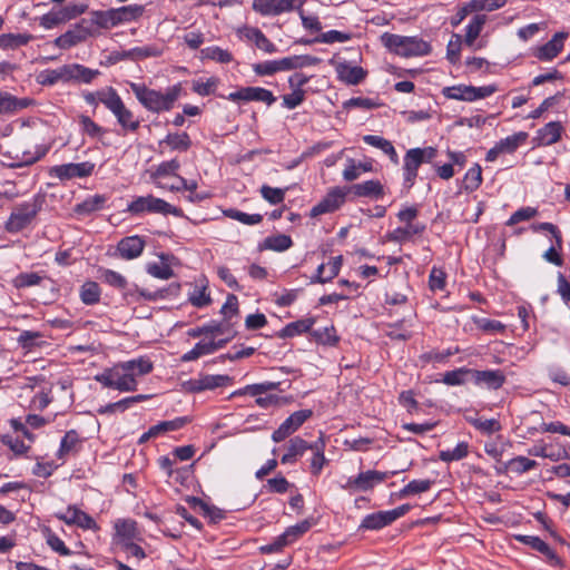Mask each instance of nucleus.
Returning <instances> with one entry per match:
<instances>
[{
    "label": "nucleus",
    "mask_w": 570,
    "mask_h": 570,
    "mask_svg": "<svg viewBox=\"0 0 570 570\" xmlns=\"http://www.w3.org/2000/svg\"><path fill=\"white\" fill-rule=\"evenodd\" d=\"M46 153L47 149L37 146L27 134H18L12 137L4 135L0 140L1 163L8 167L32 165Z\"/></svg>",
    "instance_id": "1"
},
{
    "label": "nucleus",
    "mask_w": 570,
    "mask_h": 570,
    "mask_svg": "<svg viewBox=\"0 0 570 570\" xmlns=\"http://www.w3.org/2000/svg\"><path fill=\"white\" fill-rule=\"evenodd\" d=\"M153 370V363L146 357H139L128 362L119 363L102 374L97 380L104 387L129 392L136 390L139 377Z\"/></svg>",
    "instance_id": "2"
},
{
    "label": "nucleus",
    "mask_w": 570,
    "mask_h": 570,
    "mask_svg": "<svg viewBox=\"0 0 570 570\" xmlns=\"http://www.w3.org/2000/svg\"><path fill=\"white\" fill-rule=\"evenodd\" d=\"M137 100L149 111L159 114L169 111L180 95V85L169 87L165 92L150 89L144 83H130Z\"/></svg>",
    "instance_id": "3"
},
{
    "label": "nucleus",
    "mask_w": 570,
    "mask_h": 570,
    "mask_svg": "<svg viewBox=\"0 0 570 570\" xmlns=\"http://www.w3.org/2000/svg\"><path fill=\"white\" fill-rule=\"evenodd\" d=\"M382 41L385 47L402 57L424 56L431 51V46L417 37L384 33Z\"/></svg>",
    "instance_id": "4"
},
{
    "label": "nucleus",
    "mask_w": 570,
    "mask_h": 570,
    "mask_svg": "<svg viewBox=\"0 0 570 570\" xmlns=\"http://www.w3.org/2000/svg\"><path fill=\"white\" fill-rule=\"evenodd\" d=\"M317 57L302 55L285 57L279 60L265 61L254 65V71L259 76H271L278 71L301 69L320 63Z\"/></svg>",
    "instance_id": "5"
},
{
    "label": "nucleus",
    "mask_w": 570,
    "mask_h": 570,
    "mask_svg": "<svg viewBox=\"0 0 570 570\" xmlns=\"http://www.w3.org/2000/svg\"><path fill=\"white\" fill-rule=\"evenodd\" d=\"M435 156L436 149L433 147L412 148L406 151L403 165V185L407 190L411 189L414 185L419 167L423 163L431 161Z\"/></svg>",
    "instance_id": "6"
},
{
    "label": "nucleus",
    "mask_w": 570,
    "mask_h": 570,
    "mask_svg": "<svg viewBox=\"0 0 570 570\" xmlns=\"http://www.w3.org/2000/svg\"><path fill=\"white\" fill-rule=\"evenodd\" d=\"M127 212L132 215H140L142 213H158V214H170L176 217L184 215L183 210L175 207L161 198H157L153 195L139 196L135 198L127 207Z\"/></svg>",
    "instance_id": "7"
},
{
    "label": "nucleus",
    "mask_w": 570,
    "mask_h": 570,
    "mask_svg": "<svg viewBox=\"0 0 570 570\" xmlns=\"http://www.w3.org/2000/svg\"><path fill=\"white\" fill-rule=\"evenodd\" d=\"M40 206L36 200L24 202L13 207L4 229L10 234H17L32 224L36 219Z\"/></svg>",
    "instance_id": "8"
},
{
    "label": "nucleus",
    "mask_w": 570,
    "mask_h": 570,
    "mask_svg": "<svg viewBox=\"0 0 570 570\" xmlns=\"http://www.w3.org/2000/svg\"><path fill=\"white\" fill-rule=\"evenodd\" d=\"M394 474H396V471L381 472L367 470L360 472L356 476H350L341 488L351 492H367Z\"/></svg>",
    "instance_id": "9"
},
{
    "label": "nucleus",
    "mask_w": 570,
    "mask_h": 570,
    "mask_svg": "<svg viewBox=\"0 0 570 570\" xmlns=\"http://www.w3.org/2000/svg\"><path fill=\"white\" fill-rule=\"evenodd\" d=\"M497 91V87L494 85L482 86V87H473L466 85H458L445 87L442 90V94L445 98L462 100V101H474L479 99L487 98Z\"/></svg>",
    "instance_id": "10"
},
{
    "label": "nucleus",
    "mask_w": 570,
    "mask_h": 570,
    "mask_svg": "<svg viewBox=\"0 0 570 570\" xmlns=\"http://www.w3.org/2000/svg\"><path fill=\"white\" fill-rule=\"evenodd\" d=\"M106 108L116 117L122 129L136 131L139 128L140 121L134 116V112L126 107L116 89L109 101L106 102Z\"/></svg>",
    "instance_id": "11"
},
{
    "label": "nucleus",
    "mask_w": 570,
    "mask_h": 570,
    "mask_svg": "<svg viewBox=\"0 0 570 570\" xmlns=\"http://www.w3.org/2000/svg\"><path fill=\"white\" fill-rule=\"evenodd\" d=\"M312 410L305 409L292 413L272 434L274 442L284 441L287 436L298 430L311 416Z\"/></svg>",
    "instance_id": "12"
},
{
    "label": "nucleus",
    "mask_w": 570,
    "mask_h": 570,
    "mask_svg": "<svg viewBox=\"0 0 570 570\" xmlns=\"http://www.w3.org/2000/svg\"><path fill=\"white\" fill-rule=\"evenodd\" d=\"M301 7L294 0H254L252 4L253 10L262 16H278Z\"/></svg>",
    "instance_id": "13"
},
{
    "label": "nucleus",
    "mask_w": 570,
    "mask_h": 570,
    "mask_svg": "<svg viewBox=\"0 0 570 570\" xmlns=\"http://www.w3.org/2000/svg\"><path fill=\"white\" fill-rule=\"evenodd\" d=\"M346 190L341 187L332 188L326 196L311 209V217L337 210L344 203Z\"/></svg>",
    "instance_id": "14"
},
{
    "label": "nucleus",
    "mask_w": 570,
    "mask_h": 570,
    "mask_svg": "<svg viewBox=\"0 0 570 570\" xmlns=\"http://www.w3.org/2000/svg\"><path fill=\"white\" fill-rule=\"evenodd\" d=\"M95 165L85 161V163H69L59 166H55L50 169L49 174L52 177H57L60 180H68L75 177H87L90 176L94 171Z\"/></svg>",
    "instance_id": "15"
},
{
    "label": "nucleus",
    "mask_w": 570,
    "mask_h": 570,
    "mask_svg": "<svg viewBox=\"0 0 570 570\" xmlns=\"http://www.w3.org/2000/svg\"><path fill=\"white\" fill-rule=\"evenodd\" d=\"M400 394L399 403L412 415H430L436 411V405L424 397V394Z\"/></svg>",
    "instance_id": "16"
},
{
    "label": "nucleus",
    "mask_w": 570,
    "mask_h": 570,
    "mask_svg": "<svg viewBox=\"0 0 570 570\" xmlns=\"http://www.w3.org/2000/svg\"><path fill=\"white\" fill-rule=\"evenodd\" d=\"M232 101H263L271 106L276 98L273 92L261 87H245L237 91L230 92L227 97Z\"/></svg>",
    "instance_id": "17"
},
{
    "label": "nucleus",
    "mask_w": 570,
    "mask_h": 570,
    "mask_svg": "<svg viewBox=\"0 0 570 570\" xmlns=\"http://www.w3.org/2000/svg\"><path fill=\"white\" fill-rule=\"evenodd\" d=\"M472 382L489 390H499L505 382V375L501 370L478 371L472 368Z\"/></svg>",
    "instance_id": "18"
},
{
    "label": "nucleus",
    "mask_w": 570,
    "mask_h": 570,
    "mask_svg": "<svg viewBox=\"0 0 570 570\" xmlns=\"http://www.w3.org/2000/svg\"><path fill=\"white\" fill-rule=\"evenodd\" d=\"M90 30L82 26L76 24L61 36L55 39V45L61 49H69L88 39Z\"/></svg>",
    "instance_id": "19"
},
{
    "label": "nucleus",
    "mask_w": 570,
    "mask_h": 570,
    "mask_svg": "<svg viewBox=\"0 0 570 570\" xmlns=\"http://www.w3.org/2000/svg\"><path fill=\"white\" fill-rule=\"evenodd\" d=\"M233 379L228 375H205L191 383L193 392L204 390L227 389L232 386Z\"/></svg>",
    "instance_id": "20"
},
{
    "label": "nucleus",
    "mask_w": 570,
    "mask_h": 570,
    "mask_svg": "<svg viewBox=\"0 0 570 570\" xmlns=\"http://www.w3.org/2000/svg\"><path fill=\"white\" fill-rule=\"evenodd\" d=\"M145 248V240L139 236H129L122 238L117 250L124 259H135L139 257Z\"/></svg>",
    "instance_id": "21"
},
{
    "label": "nucleus",
    "mask_w": 570,
    "mask_h": 570,
    "mask_svg": "<svg viewBox=\"0 0 570 570\" xmlns=\"http://www.w3.org/2000/svg\"><path fill=\"white\" fill-rule=\"evenodd\" d=\"M32 104L33 100L30 98H18L7 91L0 90V116L26 109Z\"/></svg>",
    "instance_id": "22"
},
{
    "label": "nucleus",
    "mask_w": 570,
    "mask_h": 570,
    "mask_svg": "<svg viewBox=\"0 0 570 570\" xmlns=\"http://www.w3.org/2000/svg\"><path fill=\"white\" fill-rule=\"evenodd\" d=\"M342 256L332 257L327 264H321L317 267L316 275L312 277L311 283L325 284L335 278L341 269Z\"/></svg>",
    "instance_id": "23"
},
{
    "label": "nucleus",
    "mask_w": 570,
    "mask_h": 570,
    "mask_svg": "<svg viewBox=\"0 0 570 570\" xmlns=\"http://www.w3.org/2000/svg\"><path fill=\"white\" fill-rule=\"evenodd\" d=\"M566 36L562 32L556 33L551 40L538 48L535 57L542 61L552 60L562 50Z\"/></svg>",
    "instance_id": "24"
},
{
    "label": "nucleus",
    "mask_w": 570,
    "mask_h": 570,
    "mask_svg": "<svg viewBox=\"0 0 570 570\" xmlns=\"http://www.w3.org/2000/svg\"><path fill=\"white\" fill-rule=\"evenodd\" d=\"M151 394H136L134 396L125 397L120 401L109 403L105 406H100L97 412L99 414H112L117 412H124L129 409L132 404L149 399Z\"/></svg>",
    "instance_id": "25"
},
{
    "label": "nucleus",
    "mask_w": 570,
    "mask_h": 570,
    "mask_svg": "<svg viewBox=\"0 0 570 570\" xmlns=\"http://www.w3.org/2000/svg\"><path fill=\"white\" fill-rule=\"evenodd\" d=\"M37 80L42 86H52L59 81L68 82L69 81L68 65H63L57 69L43 70L38 75Z\"/></svg>",
    "instance_id": "26"
},
{
    "label": "nucleus",
    "mask_w": 570,
    "mask_h": 570,
    "mask_svg": "<svg viewBox=\"0 0 570 570\" xmlns=\"http://www.w3.org/2000/svg\"><path fill=\"white\" fill-rule=\"evenodd\" d=\"M164 50L161 47L157 45H148L142 47H135L129 50L122 52L121 57L124 59L130 60H142L146 58H156L163 55Z\"/></svg>",
    "instance_id": "27"
},
{
    "label": "nucleus",
    "mask_w": 570,
    "mask_h": 570,
    "mask_svg": "<svg viewBox=\"0 0 570 570\" xmlns=\"http://www.w3.org/2000/svg\"><path fill=\"white\" fill-rule=\"evenodd\" d=\"M389 511H379L364 517L360 524L362 530H380L392 524Z\"/></svg>",
    "instance_id": "28"
},
{
    "label": "nucleus",
    "mask_w": 570,
    "mask_h": 570,
    "mask_svg": "<svg viewBox=\"0 0 570 570\" xmlns=\"http://www.w3.org/2000/svg\"><path fill=\"white\" fill-rule=\"evenodd\" d=\"M169 147L170 150L187 151L191 146L190 137L187 132L168 134L159 141V147Z\"/></svg>",
    "instance_id": "29"
},
{
    "label": "nucleus",
    "mask_w": 570,
    "mask_h": 570,
    "mask_svg": "<svg viewBox=\"0 0 570 570\" xmlns=\"http://www.w3.org/2000/svg\"><path fill=\"white\" fill-rule=\"evenodd\" d=\"M563 127L559 121L548 122L543 128L538 131V139L541 145H552L556 144L562 134Z\"/></svg>",
    "instance_id": "30"
},
{
    "label": "nucleus",
    "mask_w": 570,
    "mask_h": 570,
    "mask_svg": "<svg viewBox=\"0 0 570 570\" xmlns=\"http://www.w3.org/2000/svg\"><path fill=\"white\" fill-rule=\"evenodd\" d=\"M363 140L365 144L381 149L385 155H387L392 163L397 164L399 163V156L397 153L392 145V142L381 136L375 135H365L363 137Z\"/></svg>",
    "instance_id": "31"
},
{
    "label": "nucleus",
    "mask_w": 570,
    "mask_h": 570,
    "mask_svg": "<svg viewBox=\"0 0 570 570\" xmlns=\"http://www.w3.org/2000/svg\"><path fill=\"white\" fill-rule=\"evenodd\" d=\"M424 229V225L409 224L405 227H397L394 230L390 232L387 234V239L391 242L403 243L411 239L413 235L423 233Z\"/></svg>",
    "instance_id": "32"
},
{
    "label": "nucleus",
    "mask_w": 570,
    "mask_h": 570,
    "mask_svg": "<svg viewBox=\"0 0 570 570\" xmlns=\"http://www.w3.org/2000/svg\"><path fill=\"white\" fill-rule=\"evenodd\" d=\"M69 81H80L90 83L100 72L97 69H90L79 63L68 65Z\"/></svg>",
    "instance_id": "33"
},
{
    "label": "nucleus",
    "mask_w": 570,
    "mask_h": 570,
    "mask_svg": "<svg viewBox=\"0 0 570 570\" xmlns=\"http://www.w3.org/2000/svg\"><path fill=\"white\" fill-rule=\"evenodd\" d=\"M337 72L340 78L350 85L360 83L366 76L362 67L350 66L348 63H340Z\"/></svg>",
    "instance_id": "34"
},
{
    "label": "nucleus",
    "mask_w": 570,
    "mask_h": 570,
    "mask_svg": "<svg viewBox=\"0 0 570 570\" xmlns=\"http://www.w3.org/2000/svg\"><path fill=\"white\" fill-rule=\"evenodd\" d=\"M306 450H308V443L305 440L298 436L293 438L289 440L287 451L283 454L281 462L283 464L294 463L297 456L303 455Z\"/></svg>",
    "instance_id": "35"
},
{
    "label": "nucleus",
    "mask_w": 570,
    "mask_h": 570,
    "mask_svg": "<svg viewBox=\"0 0 570 570\" xmlns=\"http://www.w3.org/2000/svg\"><path fill=\"white\" fill-rule=\"evenodd\" d=\"M352 190L358 197L380 198L384 194L383 186L379 180H366L361 184H355Z\"/></svg>",
    "instance_id": "36"
},
{
    "label": "nucleus",
    "mask_w": 570,
    "mask_h": 570,
    "mask_svg": "<svg viewBox=\"0 0 570 570\" xmlns=\"http://www.w3.org/2000/svg\"><path fill=\"white\" fill-rule=\"evenodd\" d=\"M487 22V16L485 14H476L472 18V20L466 26V32L464 36V43L469 47H473L475 40L480 36L484 24Z\"/></svg>",
    "instance_id": "37"
},
{
    "label": "nucleus",
    "mask_w": 570,
    "mask_h": 570,
    "mask_svg": "<svg viewBox=\"0 0 570 570\" xmlns=\"http://www.w3.org/2000/svg\"><path fill=\"white\" fill-rule=\"evenodd\" d=\"M466 421L482 434H493L499 432L502 426L497 419H483L481 416H466Z\"/></svg>",
    "instance_id": "38"
},
{
    "label": "nucleus",
    "mask_w": 570,
    "mask_h": 570,
    "mask_svg": "<svg viewBox=\"0 0 570 570\" xmlns=\"http://www.w3.org/2000/svg\"><path fill=\"white\" fill-rule=\"evenodd\" d=\"M79 443V435L75 430L66 432L61 439L57 456L59 460H65L69 454L77 452V445Z\"/></svg>",
    "instance_id": "39"
},
{
    "label": "nucleus",
    "mask_w": 570,
    "mask_h": 570,
    "mask_svg": "<svg viewBox=\"0 0 570 570\" xmlns=\"http://www.w3.org/2000/svg\"><path fill=\"white\" fill-rule=\"evenodd\" d=\"M107 202L106 196L104 195H94L86 198L83 202L77 204L75 206V213L79 215H88L94 212L100 210L105 203Z\"/></svg>",
    "instance_id": "40"
},
{
    "label": "nucleus",
    "mask_w": 570,
    "mask_h": 570,
    "mask_svg": "<svg viewBox=\"0 0 570 570\" xmlns=\"http://www.w3.org/2000/svg\"><path fill=\"white\" fill-rule=\"evenodd\" d=\"M31 39L32 36L28 33H4L0 36V48L17 49L29 43Z\"/></svg>",
    "instance_id": "41"
},
{
    "label": "nucleus",
    "mask_w": 570,
    "mask_h": 570,
    "mask_svg": "<svg viewBox=\"0 0 570 570\" xmlns=\"http://www.w3.org/2000/svg\"><path fill=\"white\" fill-rule=\"evenodd\" d=\"M442 381L448 385H461L472 382V368L460 367L443 374Z\"/></svg>",
    "instance_id": "42"
},
{
    "label": "nucleus",
    "mask_w": 570,
    "mask_h": 570,
    "mask_svg": "<svg viewBox=\"0 0 570 570\" xmlns=\"http://www.w3.org/2000/svg\"><path fill=\"white\" fill-rule=\"evenodd\" d=\"M527 138L528 134L520 131L504 139H501L497 145L502 154H512L527 140Z\"/></svg>",
    "instance_id": "43"
},
{
    "label": "nucleus",
    "mask_w": 570,
    "mask_h": 570,
    "mask_svg": "<svg viewBox=\"0 0 570 570\" xmlns=\"http://www.w3.org/2000/svg\"><path fill=\"white\" fill-rule=\"evenodd\" d=\"M116 534L119 538V544L131 541L136 534V522L132 520H118L115 524Z\"/></svg>",
    "instance_id": "44"
},
{
    "label": "nucleus",
    "mask_w": 570,
    "mask_h": 570,
    "mask_svg": "<svg viewBox=\"0 0 570 570\" xmlns=\"http://www.w3.org/2000/svg\"><path fill=\"white\" fill-rule=\"evenodd\" d=\"M180 168V163L177 159L160 163L150 174V178L157 185L158 179L165 176H178L177 170Z\"/></svg>",
    "instance_id": "45"
},
{
    "label": "nucleus",
    "mask_w": 570,
    "mask_h": 570,
    "mask_svg": "<svg viewBox=\"0 0 570 570\" xmlns=\"http://www.w3.org/2000/svg\"><path fill=\"white\" fill-rule=\"evenodd\" d=\"M215 352L214 341H200L198 342L193 350L185 353L181 356V361L190 362L199 358L200 356L208 355Z\"/></svg>",
    "instance_id": "46"
},
{
    "label": "nucleus",
    "mask_w": 570,
    "mask_h": 570,
    "mask_svg": "<svg viewBox=\"0 0 570 570\" xmlns=\"http://www.w3.org/2000/svg\"><path fill=\"white\" fill-rule=\"evenodd\" d=\"M118 24L129 22L140 18L144 13V7L140 4H130L115 9Z\"/></svg>",
    "instance_id": "47"
},
{
    "label": "nucleus",
    "mask_w": 570,
    "mask_h": 570,
    "mask_svg": "<svg viewBox=\"0 0 570 570\" xmlns=\"http://www.w3.org/2000/svg\"><path fill=\"white\" fill-rule=\"evenodd\" d=\"M190 421H191L190 416H180V417H176L170 421H163V422H159L158 424L151 426V433H155L157 436L165 432L176 431V430H179L183 426H185Z\"/></svg>",
    "instance_id": "48"
},
{
    "label": "nucleus",
    "mask_w": 570,
    "mask_h": 570,
    "mask_svg": "<svg viewBox=\"0 0 570 570\" xmlns=\"http://www.w3.org/2000/svg\"><path fill=\"white\" fill-rule=\"evenodd\" d=\"M45 279V276L37 272H26L18 274L12 279V285L16 288H26L31 286L40 285Z\"/></svg>",
    "instance_id": "49"
},
{
    "label": "nucleus",
    "mask_w": 570,
    "mask_h": 570,
    "mask_svg": "<svg viewBox=\"0 0 570 570\" xmlns=\"http://www.w3.org/2000/svg\"><path fill=\"white\" fill-rule=\"evenodd\" d=\"M114 91H115V88H112V87H105V88H101V89L96 90V91H90V92L83 94V99H85V101L88 105H90V106H92L95 108L99 104H102L106 107V102L109 101V99L111 98Z\"/></svg>",
    "instance_id": "50"
},
{
    "label": "nucleus",
    "mask_w": 570,
    "mask_h": 570,
    "mask_svg": "<svg viewBox=\"0 0 570 570\" xmlns=\"http://www.w3.org/2000/svg\"><path fill=\"white\" fill-rule=\"evenodd\" d=\"M223 214L232 219H235L244 225H257L263 220L261 214H247L235 208H228Z\"/></svg>",
    "instance_id": "51"
},
{
    "label": "nucleus",
    "mask_w": 570,
    "mask_h": 570,
    "mask_svg": "<svg viewBox=\"0 0 570 570\" xmlns=\"http://www.w3.org/2000/svg\"><path fill=\"white\" fill-rule=\"evenodd\" d=\"M432 484V480H413L400 490L399 497L406 498L413 494L426 492L431 489Z\"/></svg>",
    "instance_id": "52"
},
{
    "label": "nucleus",
    "mask_w": 570,
    "mask_h": 570,
    "mask_svg": "<svg viewBox=\"0 0 570 570\" xmlns=\"http://www.w3.org/2000/svg\"><path fill=\"white\" fill-rule=\"evenodd\" d=\"M469 454V444L460 442L454 449L442 450L439 459L443 462H452L464 459Z\"/></svg>",
    "instance_id": "53"
},
{
    "label": "nucleus",
    "mask_w": 570,
    "mask_h": 570,
    "mask_svg": "<svg viewBox=\"0 0 570 570\" xmlns=\"http://www.w3.org/2000/svg\"><path fill=\"white\" fill-rule=\"evenodd\" d=\"M80 298L87 305H92L100 299V288L96 282H86L80 289Z\"/></svg>",
    "instance_id": "54"
},
{
    "label": "nucleus",
    "mask_w": 570,
    "mask_h": 570,
    "mask_svg": "<svg viewBox=\"0 0 570 570\" xmlns=\"http://www.w3.org/2000/svg\"><path fill=\"white\" fill-rule=\"evenodd\" d=\"M200 55L203 59H210L222 63H227L233 60V56L229 51L216 46L202 49Z\"/></svg>",
    "instance_id": "55"
},
{
    "label": "nucleus",
    "mask_w": 570,
    "mask_h": 570,
    "mask_svg": "<svg viewBox=\"0 0 570 570\" xmlns=\"http://www.w3.org/2000/svg\"><path fill=\"white\" fill-rule=\"evenodd\" d=\"M508 0H471L465 3V10L494 11L502 8Z\"/></svg>",
    "instance_id": "56"
},
{
    "label": "nucleus",
    "mask_w": 570,
    "mask_h": 570,
    "mask_svg": "<svg viewBox=\"0 0 570 570\" xmlns=\"http://www.w3.org/2000/svg\"><path fill=\"white\" fill-rule=\"evenodd\" d=\"M313 324V318H305L289 323L283 328V336L292 337L308 332L312 328Z\"/></svg>",
    "instance_id": "57"
},
{
    "label": "nucleus",
    "mask_w": 570,
    "mask_h": 570,
    "mask_svg": "<svg viewBox=\"0 0 570 570\" xmlns=\"http://www.w3.org/2000/svg\"><path fill=\"white\" fill-rule=\"evenodd\" d=\"M293 245L292 238L285 234L269 236L265 239V247L276 252H284Z\"/></svg>",
    "instance_id": "58"
},
{
    "label": "nucleus",
    "mask_w": 570,
    "mask_h": 570,
    "mask_svg": "<svg viewBox=\"0 0 570 570\" xmlns=\"http://www.w3.org/2000/svg\"><path fill=\"white\" fill-rule=\"evenodd\" d=\"M100 279L118 289H124L127 286V279L118 272L111 269H100Z\"/></svg>",
    "instance_id": "59"
},
{
    "label": "nucleus",
    "mask_w": 570,
    "mask_h": 570,
    "mask_svg": "<svg viewBox=\"0 0 570 570\" xmlns=\"http://www.w3.org/2000/svg\"><path fill=\"white\" fill-rule=\"evenodd\" d=\"M463 42L464 41L462 40V37L460 35H452L446 46V58L451 63L455 65L460 61V53Z\"/></svg>",
    "instance_id": "60"
},
{
    "label": "nucleus",
    "mask_w": 570,
    "mask_h": 570,
    "mask_svg": "<svg viewBox=\"0 0 570 570\" xmlns=\"http://www.w3.org/2000/svg\"><path fill=\"white\" fill-rule=\"evenodd\" d=\"M189 302L195 307H204L210 304L212 298L207 293V285L203 284L200 286H196L194 291L189 294Z\"/></svg>",
    "instance_id": "61"
},
{
    "label": "nucleus",
    "mask_w": 570,
    "mask_h": 570,
    "mask_svg": "<svg viewBox=\"0 0 570 570\" xmlns=\"http://www.w3.org/2000/svg\"><path fill=\"white\" fill-rule=\"evenodd\" d=\"M312 524L308 520H303L295 525L288 527L283 534L287 539L288 543L295 542L304 533L311 529Z\"/></svg>",
    "instance_id": "62"
},
{
    "label": "nucleus",
    "mask_w": 570,
    "mask_h": 570,
    "mask_svg": "<svg viewBox=\"0 0 570 570\" xmlns=\"http://www.w3.org/2000/svg\"><path fill=\"white\" fill-rule=\"evenodd\" d=\"M286 189L263 185L261 187L262 197L272 205L281 204L285 198Z\"/></svg>",
    "instance_id": "63"
},
{
    "label": "nucleus",
    "mask_w": 570,
    "mask_h": 570,
    "mask_svg": "<svg viewBox=\"0 0 570 570\" xmlns=\"http://www.w3.org/2000/svg\"><path fill=\"white\" fill-rule=\"evenodd\" d=\"M538 463L525 456H517L510 460L509 466L517 473L522 474L534 469Z\"/></svg>",
    "instance_id": "64"
}]
</instances>
